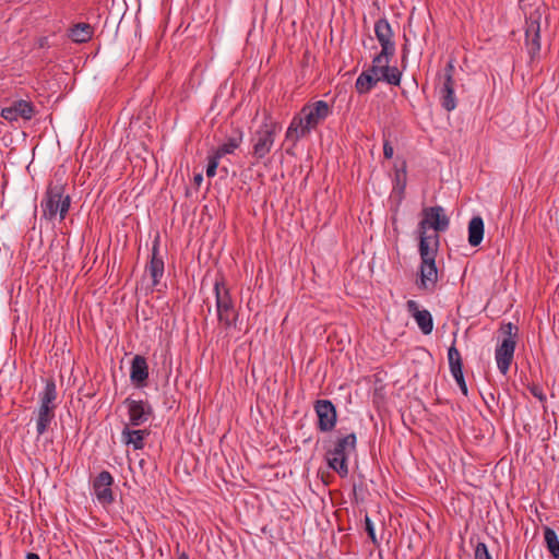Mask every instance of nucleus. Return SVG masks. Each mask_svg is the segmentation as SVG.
Returning <instances> with one entry per match:
<instances>
[{"label": "nucleus", "instance_id": "1", "mask_svg": "<svg viewBox=\"0 0 559 559\" xmlns=\"http://www.w3.org/2000/svg\"><path fill=\"white\" fill-rule=\"evenodd\" d=\"M332 114V107L324 100L306 104L295 115L287 128L285 139L294 145L322 123Z\"/></svg>", "mask_w": 559, "mask_h": 559}, {"label": "nucleus", "instance_id": "2", "mask_svg": "<svg viewBox=\"0 0 559 559\" xmlns=\"http://www.w3.org/2000/svg\"><path fill=\"white\" fill-rule=\"evenodd\" d=\"M519 7L525 16V47L534 61L540 51V21L547 7L536 0H520Z\"/></svg>", "mask_w": 559, "mask_h": 559}, {"label": "nucleus", "instance_id": "3", "mask_svg": "<svg viewBox=\"0 0 559 559\" xmlns=\"http://www.w3.org/2000/svg\"><path fill=\"white\" fill-rule=\"evenodd\" d=\"M71 205V198L66 194V182L56 178L47 186L45 197L40 203L43 217L49 222L56 219L59 214L60 221L64 219Z\"/></svg>", "mask_w": 559, "mask_h": 559}, {"label": "nucleus", "instance_id": "4", "mask_svg": "<svg viewBox=\"0 0 559 559\" xmlns=\"http://www.w3.org/2000/svg\"><path fill=\"white\" fill-rule=\"evenodd\" d=\"M440 237L433 235V246H428L425 238L418 245L420 255V280L417 285L420 289L433 290L438 282V269L436 265V257L439 249Z\"/></svg>", "mask_w": 559, "mask_h": 559}, {"label": "nucleus", "instance_id": "5", "mask_svg": "<svg viewBox=\"0 0 559 559\" xmlns=\"http://www.w3.org/2000/svg\"><path fill=\"white\" fill-rule=\"evenodd\" d=\"M357 436L350 432L346 436L338 437L333 447L325 453V459L330 468L338 474L340 477L348 475V457L356 451Z\"/></svg>", "mask_w": 559, "mask_h": 559}, {"label": "nucleus", "instance_id": "6", "mask_svg": "<svg viewBox=\"0 0 559 559\" xmlns=\"http://www.w3.org/2000/svg\"><path fill=\"white\" fill-rule=\"evenodd\" d=\"M281 128L282 126L272 118L271 112L265 110L262 124L251 138V154L255 159L261 160L270 154Z\"/></svg>", "mask_w": 559, "mask_h": 559}, {"label": "nucleus", "instance_id": "7", "mask_svg": "<svg viewBox=\"0 0 559 559\" xmlns=\"http://www.w3.org/2000/svg\"><path fill=\"white\" fill-rule=\"evenodd\" d=\"M214 293L218 322L225 330H229L231 328L236 329L238 311L235 308L229 288L227 287L223 275L215 280Z\"/></svg>", "mask_w": 559, "mask_h": 559}, {"label": "nucleus", "instance_id": "8", "mask_svg": "<svg viewBox=\"0 0 559 559\" xmlns=\"http://www.w3.org/2000/svg\"><path fill=\"white\" fill-rule=\"evenodd\" d=\"M421 215L423 218L417 226L419 242L425 238L428 246H433V236H428L427 229H433L437 235L438 233L445 231L450 225V218L440 205L424 207Z\"/></svg>", "mask_w": 559, "mask_h": 559}, {"label": "nucleus", "instance_id": "9", "mask_svg": "<svg viewBox=\"0 0 559 559\" xmlns=\"http://www.w3.org/2000/svg\"><path fill=\"white\" fill-rule=\"evenodd\" d=\"M374 34L381 46L380 52L376 55L378 56L376 63H379L383 58L394 57L396 51L395 41L393 40L394 33L386 19H379L374 23Z\"/></svg>", "mask_w": 559, "mask_h": 559}, {"label": "nucleus", "instance_id": "10", "mask_svg": "<svg viewBox=\"0 0 559 559\" xmlns=\"http://www.w3.org/2000/svg\"><path fill=\"white\" fill-rule=\"evenodd\" d=\"M318 417L317 428L321 432H330L335 428L337 411L330 400H317L313 404Z\"/></svg>", "mask_w": 559, "mask_h": 559}, {"label": "nucleus", "instance_id": "11", "mask_svg": "<svg viewBox=\"0 0 559 559\" xmlns=\"http://www.w3.org/2000/svg\"><path fill=\"white\" fill-rule=\"evenodd\" d=\"M123 404L128 408L129 423L132 427L145 424L154 415V408L148 401L127 397Z\"/></svg>", "mask_w": 559, "mask_h": 559}, {"label": "nucleus", "instance_id": "12", "mask_svg": "<svg viewBox=\"0 0 559 559\" xmlns=\"http://www.w3.org/2000/svg\"><path fill=\"white\" fill-rule=\"evenodd\" d=\"M114 477L108 471H102L93 480V491L98 502L103 506L114 503L115 496L111 489Z\"/></svg>", "mask_w": 559, "mask_h": 559}, {"label": "nucleus", "instance_id": "13", "mask_svg": "<svg viewBox=\"0 0 559 559\" xmlns=\"http://www.w3.org/2000/svg\"><path fill=\"white\" fill-rule=\"evenodd\" d=\"M393 57L383 58L377 62L378 56L372 58L371 72H378L380 81L390 85L399 86L401 83L402 71L397 67H391L390 62Z\"/></svg>", "mask_w": 559, "mask_h": 559}, {"label": "nucleus", "instance_id": "14", "mask_svg": "<svg viewBox=\"0 0 559 559\" xmlns=\"http://www.w3.org/2000/svg\"><path fill=\"white\" fill-rule=\"evenodd\" d=\"M516 346L514 337H504L500 345L497 346L495 357L497 367L502 374H507L513 360Z\"/></svg>", "mask_w": 559, "mask_h": 559}, {"label": "nucleus", "instance_id": "15", "mask_svg": "<svg viewBox=\"0 0 559 559\" xmlns=\"http://www.w3.org/2000/svg\"><path fill=\"white\" fill-rule=\"evenodd\" d=\"M35 114V108L31 102L20 99L15 100L9 107L1 110V117L8 121H16L19 118L31 120Z\"/></svg>", "mask_w": 559, "mask_h": 559}, {"label": "nucleus", "instance_id": "16", "mask_svg": "<svg viewBox=\"0 0 559 559\" xmlns=\"http://www.w3.org/2000/svg\"><path fill=\"white\" fill-rule=\"evenodd\" d=\"M146 270L151 275L152 285L155 287L160 283L164 275L165 263L159 254V236H156L152 246L151 260L146 265Z\"/></svg>", "mask_w": 559, "mask_h": 559}, {"label": "nucleus", "instance_id": "17", "mask_svg": "<svg viewBox=\"0 0 559 559\" xmlns=\"http://www.w3.org/2000/svg\"><path fill=\"white\" fill-rule=\"evenodd\" d=\"M406 309L415 319L417 325L425 335H428L432 332L433 319L428 310H419L418 304L415 300H408L406 302Z\"/></svg>", "mask_w": 559, "mask_h": 559}, {"label": "nucleus", "instance_id": "18", "mask_svg": "<svg viewBox=\"0 0 559 559\" xmlns=\"http://www.w3.org/2000/svg\"><path fill=\"white\" fill-rule=\"evenodd\" d=\"M130 379L135 388H144L148 379V366L145 357L135 355L131 362Z\"/></svg>", "mask_w": 559, "mask_h": 559}, {"label": "nucleus", "instance_id": "19", "mask_svg": "<svg viewBox=\"0 0 559 559\" xmlns=\"http://www.w3.org/2000/svg\"><path fill=\"white\" fill-rule=\"evenodd\" d=\"M380 82L378 72H371V66L362 71L355 82V90L359 95L369 93Z\"/></svg>", "mask_w": 559, "mask_h": 559}, {"label": "nucleus", "instance_id": "20", "mask_svg": "<svg viewBox=\"0 0 559 559\" xmlns=\"http://www.w3.org/2000/svg\"><path fill=\"white\" fill-rule=\"evenodd\" d=\"M57 388L53 378L46 379L45 388L43 392L39 393V406L45 409H53L56 411L57 404Z\"/></svg>", "mask_w": 559, "mask_h": 559}, {"label": "nucleus", "instance_id": "21", "mask_svg": "<svg viewBox=\"0 0 559 559\" xmlns=\"http://www.w3.org/2000/svg\"><path fill=\"white\" fill-rule=\"evenodd\" d=\"M34 415H35L37 437H40L49 430L51 424L55 420L56 411L38 407L34 412Z\"/></svg>", "mask_w": 559, "mask_h": 559}, {"label": "nucleus", "instance_id": "22", "mask_svg": "<svg viewBox=\"0 0 559 559\" xmlns=\"http://www.w3.org/2000/svg\"><path fill=\"white\" fill-rule=\"evenodd\" d=\"M454 81L445 79L442 87L440 88V104L447 111H452L456 107V98L454 95Z\"/></svg>", "mask_w": 559, "mask_h": 559}, {"label": "nucleus", "instance_id": "23", "mask_svg": "<svg viewBox=\"0 0 559 559\" xmlns=\"http://www.w3.org/2000/svg\"><path fill=\"white\" fill-rule=\"evenodd\" d=\"M485 225L480 216H474L468 223V243L477 247L484 239Z\"/></svg>", "mask_w": 559, "mask_h": 559}, {"label": "nucleus", "instance_id": "24", "mask_svg": "<svg viewBox=\"0 0 559 559\" xmlns=\"http://www.w3.org/2000/svg\"><path fill=\"white\" fill-rule=\"evenodd\" d=\"M121 435L126 444H132L134 450H142L144 448V439L150 435V431L146 429L131 430L126 426Z\"/></svg>", "mask_w": 559, "mask_h": 559}, {"label": "nucleus", "instance_id": "25", "mask_svg": "<svg viewBox=\"0 0 559 559\" xmlns=\"http://www.w3.org/2000/svg\"><path fill=\"white\" fill-rule=\"evenodd\" d=\"M243 138V133L240 129H235L234 133L227 138V140L219 145L214 152H216L219 156H225L227 154H233L241 144Z\"/></svg>", "mask_w": 559, "mask_h": 559}, {"label": "nucleus", "instance_id": "26", "mask_svg": "<svg viewBox=\"0 0 559 559\" xmlns=\"http://www.w3.org/2000/svg\"><path fill=\"white\" fill-rule=\"evenodd\" d=\"M69 37L74 43H87L93 37V27L88 23L74 24L69 29Z\"/></svg>", "mask_w": 559, "mask_h": 559}, {"label": "nucleus", "instance_id": "27", "mask_svg": "<svg viewBox=\"0 0 559 559\" xmlns=\"http://www.w3.org/2000/svg\"><path fill=\"white\" fill-rule=\"evenodd\" d=\"M456 333H454V340L452 345L448 348V361L451 374L463 371V359L460 350L455 346Z\"/></svg>", "mask_w": 559, "mask_h": 559}, {"label": "nucleus", "instance_id": "28", "mask_svg": "<svg viewBox=\"0 0 559 559\" xmlns=\"http://www.w3.org/2000/svg\"><path fill=\"white\" fill-rule=\"evenodd\" d=\"M544 538L548 551L555 559H559V539L557 533L552 528L546 526L544 530Z\"/></svg>", "mask_w": 559, "mask_h": 559}, {"label": "nucleus", "instance_id": "29", "mask_svg": "<svg viewBox=\"0 0 559 559\" xmlns=\"http://www.w3.org/2000/svg\"><path fill=\"white\" fill-rule=\"evenodd\" d=\"M221 158L222 156H219L216 152L209 156V163L206 167V176L209 178H212L216 175V170Z\"/></svg>", "mask_w": 559, "mask_h": 559}, {"label": "nucleus", "instance_id": "30", "mask_svg": "<svg viewBox=\"0 0 559 559\" xmlns=\"http://www.w3.org/2000/svg\"><path fill=\"white\" fill-rule=\"evenodd\" d=\"M475 559H492L485 543H478L475 547Z\"/></svg>", "mask_w": 559, "mask_h": 559}, {"label": "nucleus", "instance_id": "31", "mask_svg": "<svg viewBox=\"0 0 559 559\" xmlns=\"http://www.w3.org/2000/svg\"><path fill=\"white\" fill-rule=\"evenodd\" d=\"M500 331L506 335V337H514V340L518 338L519 328L512 322L503 323Z\"/></svg>", "mask_w": 559, "mask_h": 559}, {"label": "nucleus", "instance_id": "32", "mask_svg": "<svg viewBox=\"0 0 559 559\" xmlns=\"http://www.w3.org/2000/svg\"><path fill=\"white\" fill-rule=\"evenodd\" d=\"M365 530L368 534V537L371 539L372 544L378 546L374 527L371 522V519L368 515L365 516Z\"/></svg>", "mask_w": 559, "mask_h": 559}, {"label": "nucleus", "instance_id": "33", "mask_svg": "<svg viewBox=\"0 0 559 559\" xmlns=\"http://www.w3.org/2000/svg\"><path fill=\"white\" fill-rule=\"evenodd\" d=\"M395 180H396L397 185H400L402 182V189H404L405 181H406V162L405 160L402 162L401 169L396 168Z\"/></svg>", "mask_w": 559, "mask_h": 559}, {"label": "nucleus", "instance_id": "34", "mask_svg": "<svg viewBox=\"0 0 559 559\" xmlns=\"http://www.w3.org/2000/svg\"><path fill=\"white\" fill-rule=\"evenodd\" d=\"M452 377L456 381V383H457L461 392L463 393V395L467 396L468 389H467V385H466V382H465V379H464L463 371L459 372V373H453Z\"/></svg>", "mask_w": 559, "mask_h": 559}, {"label": "nucleus", "instance_id": "35", "mask_svg": "<svg viewBox=\"0 0 559 559\" xmlns=\"http://www.w3.org/2000/svg\"><path fill=\"white\" fill-rule=\"evenodd\" d=\"M528 391L534 397L538 399L540 402L546 401V395L544 394L543 389L539 385H531L528 386Z\"/></svg>", "mask_w": 559, "mask_h": 559}, {"label": "nucleus", "instance_id": "36", "mask_svg": "<svg viewBox=\"0 0 559 559\" xmlns=\"http://www.w3.org/2000/svg\"><path fill=\"white\" fill-rule=\"evenodd\" d=\"M404 38H405V44L402 47V57H401V63H402L403 69L406 67L407 56L409 52L408 39L406 38V36H404Z\"/></svg>", "mask_w": 559, "mask_h": 559}, {"label": "nucleus", "instance_id": "37", "mask_svg": "<svg viewBox=\"0 0 559 559\" xmlns=\"http://www.w3.org/2000/svg\"><path fill=\"white\" fill-rule=\"evenodd\" d=\"M393 154H394V148H393L392 144L390 143V141L385 140L383 143V156L386 159H391L393 157Z\"/></svg>", "mask_w": 559, "mask_h": 559}, {"label": "nucleus", "instance_id": "38", "mask_svg": "<svg viewBox=\"0 0 559 559\" xmlns=\"http://www.w3.org/2000/svg\"><path fill=\"white\" fill-rule=\"evenodd\" d=\"M454 71H455V68H454L453 61L450 60L444 68V80L450 79V81H454V79H453Z\"/></svg>", "mask_w": 559, "mask_h": 559}, {"label": "nucleus", "instance_id": "39", "mask_svg": "<svg viewBox=\"0 0 559 559\" xmlns=\"http://www.w3.org/2000/svg\"><path fill=\"white\" fill-rule=\"evenodd\" d=\"M26 559H40L39 556L35 552H27Z\"/></svg>", "mask_w": 559, "mask_h": 559}, {"label": "nucleus", "instance_id": "40", "mask_svg": "<svg viewBox=\"0 0 559 559\" xmlns=\"http://www.w3.org/2000/svg\"><path fill=\"white\" fill-rule=\"evenodd\" d=\"M45 46H47V38L46 37L39 39V47L44 48Z\"/></svg>", "mask_w": 559, "mask_h": 559}, {"label": "nucleus", "instance_id": "41", "mask_svg": "<svg viewBox=\"0 0 559 559\" xmlns=\"http://www.w3.org/2000/svg\"><path fill=\"white\" fill-rule=\"evenodd\" d=\"M202 180H203V177L201 174L194 176L195 183L200 185Z\"/></svg>", "mask_w": 559, "mask_h": 559}, {"label": "nucleus", "instance_id": "42", "mask_svg": "<svg viewBox=\"0 0 559 559\" xmlns=\"http://www.w3.org/2000/svg\"><path fill=\"white\" fill-rule=\"evenodd\" d=\"M177 559H189V557L186 552H181Z\"/></svg>", "mask_w": 559, "mask_h": 559}]
</instances>
